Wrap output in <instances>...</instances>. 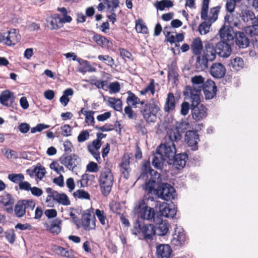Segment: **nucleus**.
<instances>
[{
    "label": "nucleus",
    "mask_w": 258,
    "mask_h": 258,
    "mask_svg": "<svg viewBox=\"0 0 258 258\" xmlns=\"http://www.w3.org/2000/svg\"><path fill=\"white\" fill-rule=\"evenodd\" d=\"M145 177L149 178V180L145 182L143 188L147 192L144 198L146 200L154 201L157 189L155 188L156 184L160 181V174L157 171L151 169L149 163H145L142 168V173L138 179H144Z\"/></svg>",
    "instance_id": "1"
},
{
    "label": "nucleus",
    "mask_w": 258,
    "mask_h": 258,
    "mask_svg": "<svg viewBox=\"0 0 258 258\" xmlns=\"http://www.w3.org/2000/svg\"><path fill=\"white\" fill-rule=\"evenodd\" d=\"M191 91V90H187V97L184 98L191 103L192 118L196 121H200L207 116V108L203 104H200V98L197 92L195 91L196 94H193Z\"/></svg>",
    "instance_id": "2"
},
{
    "label": "nucleus",
    "mask_w": 258,
    "mask_h": 258,
    "mask_svg": "<svg viewBox=\"0 0 258 258\" xmlns=\"http://www.w3.org/2000/svg\"><path fill=\"white\" fill-rule=\"evenodd\" d=\"M145 199L140 200L134 206L133 212L137 217L136 223L138 226H142V223L147 220L152 222L154 215V210L153 208L148 207L145 202Z\"/></svg>",
    "instance_id": "3"
},
{
    "label": "nucleus",
    "mask_w": 258,
    "mask_h": 258,
    "mask_svg": "<svg viewBox=\"0 0 258 258\" xmlns=\"http://www.w3.org/2000/svg\"><path fill=\"white\" fill-rule=\"evenodd\" d=\"M140 112L147 123L155 122L157 119V114L160 110V107L152 100L145 102L142 101L140 103Z\"/></svg>",
    "instance_id": "4"
},
{
    "label": "nucleus",
    "mask_w": 258,
    "mask_h": 258,
    "mask_svg": "<svg viewBox=\"0 0 258 258\" xmlns=\"http://www.w3.org/2000/svg\"><path fill=\"white\" fill-rule=\"evenodd\" d=\"M98 181L102 194L104 196H108L114 182V176L111 169L108 167H104L101 171Z\"/></svg>",
    "instance_id": "5"
},
{
    "label": "nucleus",
    "mask_w": 258,
    "mask_h": 258,
    "mask_svg": "<svg viewBox=\"0 0 258 258\" xmlns=\"http://www.w3.org/2000/svg\"><path fill=\"white\" fill-rule=\"evenodd\" d=\"M46 192L48 194L45 202L48 207H53V204L52 201H55L59 204L63 206H69L71 204L68 197L64 193H58L57 191L53 190L50 187L45 189Z\"/></svg>",
    "instance_id": "6"
},
{
    "label": "nucleus",
    "mask_w": 258,
    "mask_h": 258,
    "mask_svg": "<svg viewBox=\"0 0 258 258\" xmlns=\"http://www.w3.org/2000/svg\"><path fill=\"white\" fill-rule=\"evenodd\" d=\"M175 191V189L171 185L162 183L158 186L154 198L169 201L174 198Z\"/></svg>",
    "instance_id": "7"
},
{
    "label": "nucleus",
    "mask_w": 258,
    "mask_h": 258,
    "mask_svg": "<svg viewBox=\"0 0 258 258\" xmlns=\"http://www.w3.org/2000/svg\"><path fill=\"white\" fill-rule=\"evenodd\" d=\"M169 141L165 144H161L157 148V151L160 152L165 158L169 160L168 162L173 159L176 154L175 143L178 141H174L170 140L168 138Z\"/></svg>",
    "instance_id": "8"
},
{
    "label": "nucleus",
    "mask_w": 258,
    "mask_h": 258,
    "mask_svg": "<svg viewBox=\"0 0 258 258\" xmlns=\"http://www.w3.org/2000/svg\"><path fill=\"white\" fill-rule=\"evenodd\" d=\"M189 123L186 121L177 122L175 127L171 128L167 132V137L174 141H179L181 139L180 133H184L189 126Z\"/></svg>",
    "instance_id": "9"
},
{
    "label": "nucleus",
    "mask_w": 258,
    "mask_h": 258,
    "mask_svg": "<svg viewBox=\"0 0 258 258\" xmlns=\"http://www.w3.org/2000/svg\"><path fill=\"white\" fill-rule=\"evenodd\" d=\"M35 207V203L32 200H19L16 204L14 211L17 217H22L25 215L27 209L33 210Z\"/></svg>",
    "instance_id": "10"
},
{
    "label": "nucleus",
    "mask_w": 258,
    "mask_h": 258,
    "mask_svg": "<svg viewBox=\"0 0 258 258\" xmlns=\"http://www.w3.org/2000/svg\"><path fill=\"white\" fill-rule=\"evenodd\" d=\"M191 81L192 86H187L185 88L183 92L184 97H187L186 91L188 89L191 90L193 94H196L194 92L196 91L197 95L200 97L201 91L205 85V78L201 76H195L191 78Z\"/></svg>",
    "instance_id": "11"
},
{
    "label": "nucleus",
    "mask_w": 258,
    "mask_h": 258,
    "mask_svg": "<svg viewBox=\"0 0 258 258\" xmlns=\"http://www.w3.org/2000/svg\"><path fill=\"white\" fill-rule=\"evenodd\" d=\"M60 163L68 169L73 170L81 162L80 158L75 154H63L59 159Z\"/></svg>",
    "instance_id": "12"
},
{
    "label": "nucleus",
    "mask_w": 258,
    "mask_h": 258,
    "mask_svg": "<svg viewBox=\"0 0 258 258\" xmlns=\"http://www.w3.org/2000/svg\"><path fill=\"white\" fill-rule=\"evenodd\" d=\"M133 233L138 236L139 239H150L155 235L154 228L150 227H134Z\"/></svg>",
    "instance_id": "13"
},
{
    "label": "nucleus",
    "mask_w": 258,
    "mask_h": 258,
    "mask_svg": "<svg viewBox=\"0 0 258 258\" xmlns=\"http://www.w3.org/2000/svg\"><path fill=\"white\" fill-rule=\"evenodd\" d=\"M5 35V44L8 46L14 45L21 39V35L19 31L16 29H11L7 32L4 33Z\"/></svg>",
    "instance_id": "14"
},
{
    "label": "nucleus",
    "mask_w": 258,
    "mask_h": 258,
    "mask_svg": "<svg viewBox=\"0 0 258 258\" xmlns=\"http://www.w3.org/2000/svg\"><path fill=\"white\" fill-rule=\"evenodd\" d=\"M245 31H238L235 33L234 39L236 46L239 48L244 49L247 48L249 44V39Z\"/></svg>",
    "instance_id": "15"
},
{
    "label": "nucleus",
    "mask_w": 258,
    "mask_h": 258,
    "mask_svg": "<svg viewBox=\"0 0 258 258\" xmlns=\"http://www.w3.org/2000/svg\"><path fill=\"white\" fill-rule=\"evenodd\" d=\"M82 226H96V218L94 209L90 208L83 211L82 215Z\"/></svg>",
    "instance_id": "16"
},
{
    "label": "nucleus",
    "mask_w": 258,
    "mask_h": 258,
    "mask_svg": "<svg viewBox=\"0 0 258 258\" xmlns=\"http://www.w3.org/2000/svg\"><path fill=\"white\" fill-rule=\"evenodd\" d=\"M172 236V243L175 246H180L185 241L186 236L182 227H175Z\"/></svg>",
    "instance_id": "17"
},
{
    "label": "nucleus",
    "mask_w": 258,
    "mask_h": 258,
    "mask_svg": "<svg viewBox=\"0 0 258 258\" xmlns=\"http://www.w3.org/2000/svg\"><path fill=\"white\" fill-rule=\"evenodd\" d=\"M185 141L187 144L192 150L198 149V144L200 141L199 136L197 133L194 131H188L185 134Z\"/></svg>",
    "instance_id": "18"
},
{
    "label": "nucleus",
    "mask_w": 258,
    "mask_h": 258,
    "mask_svg": "<svg viewBox=\"0 0 258 258\" xmlns=\"http://www.w3.org/2000/svg\"><path fill=\"white\" fill-rule=\"evenodd\" d=\"M15 202L14 198L10 194L5 192L0 196V203L5 207V210L8 213L13 212Z\"/></svg>",
    "instance_id": "19"
},
{
    "label": "nucleus",
    "mask_w": 258,
    "mask_h": 258,
    "mask_svg": "<svg viewBox=\"0 0 258 258\" xmlns=\"http://www.w3.org/2000/svg\"><path fill=\"white\" fill-rule=\"evenodd\" d=\"M15 99L14 93L9 90L4 91L0 95V103L7 107L14 108Z\"/></svg>",
    "instance_id": "20"
},
{
    "label": "nucleus",
    "mask_w": 258,
    "mask_h": 258,
    "mask_svg": "<svg viewBox=\"0 0 258 258\" xmlns=\"http://www.w3.org/2000/svg\"><path fill=\"white\" fill-rule=\"evenodd\" d=\"M216 51L218 54L223 57H228L231 53L230 44L228 42L221 40L216 44Z\"/></svg>",
    "instance_id": "21"
},
{
    "label": "nucleus",
    "mask_w": 258,
    "mask_h": 258,
    "mask_svg": "<svg viewBox=\"0 0 258 258\" xmlns=\"http://www.w3.org/2000/svg\"><path fill=\"white\" fill-rule=\"evenodd\" d=\"M206 99H211L216 95L217 87L215 83L211 80L207 81L202 88Z\"/></svg>",
    "instance_id": "22"
},
{
    "label": "nucleus",
    "mask_w": 258,
    "mask_h": 258,
    "mask_svg": "<svg viewBox=\"0 0 258 258\" xmlns=\"http://www.w3.org/2000/svg\"><path fill=\"white\" fill-rule=\"evenodd\" d=\"M218 54L214 45L210 42H206L203 49V54L204 57H206L210 61L214 60Z\"/></svg>",
    "instance_id": "23"
},
{
    "label": "nucleus",
    "mask_w": 258,
    "mask_h": 258,
    "mask_svg": "<svg viewBox=\"0 0 258 258\" xmlns=\"http://www.w3.org/2000/svg\"><path fill=\"white\" fill-rule=\"evenodd\" d=\"M225 73L226 69L221 63H214L211 67L210 74L214 78H222L224 76Z\"/></svg>",
    "instance_id": "24"
},
{
    "label": "nucleus",
    "mask_w": 258,
    "mask_h": 258,
    "mask_svg": "<svg viewBox=\"0 0 258 258\" xmlns=\"http://www.w3.org/2000/svg\"><path fill=\"white\" fill-rule=\"evenodd\" d=\"M187 156L185 153L175 155L173 159L169 161V164H173L178 169L182 168L185 165Z\"/></svg>",
    "instance_id": "25"
},
{
    "label": "nucleus",
    "mask_w": 258,
    "mask_h": 258,
    "mask_svg": "<svg viewBox=\"0 0 258 258\" xmlns=\"http://www.w3.org/2000/svg\"><path fill=\"white\" fill-rule=\"evenodd\" d=\"M171 253L172 249L168 244H161L156 247L158 258H169Z\"/></svg>",
    "instance_id": "26"
},
{
    "label": "nucleus",
    "mask_w": 258,
    "mask_h": 258,
    "mask_svg": "<svg viewBox=\"0 0 258 258\" xmlns=\"http://www.w3.org/2000/svg\"><path fill=\"white\" fill-rule=\"evenodd\" d=\"M130 154L128 153L124 154L122 158L120 164L121 173L123 175L124 178L126 179L128 178L130 172L131 171V168L130 167Z\"/></svg>",
    "instance_id": "27"
},
{
    "label": "nucleus",
    "mask_w": 258,
    "mask_h": 258,
    "mask_svg": "<svg viewBox=\"0 0 258 258\" xmlns=\"http://www.w3.org/2000/svg\"><path fill=\"white\" fill-rule=\"evenodd\" d=\"M159 209L161 215L167 218H173L176 213V210L174 206L172 208L166 203H163L162 205H160Z\"/></svg>",
    "instance_id": "28"
},
{
    "label": "nucleus",
    "mask_w": 258,
    "mask_h": 258,
    "mask_svg": "<svg viewBox=\"0 0 258 258\" xmlns=\"http://www.w3.org/2000/svg\"><path fill=\"white\" fill-rule=\"evenodd\" d=\"M232 28L228 26H223L219 31V35L222 40L229 42L234 39Z\"/></svg>",
    "instance_id": "29"
},
{
    "label": "nucleus",
    "mask_w": 258,
    "mask_h": 258,
    "mask_svg": "<svg viewBox=\"0 0 258 258\" xmlns=\"http://www.w3.org/2000/svg\"><path fill=\"white\" fill-rule=\"evenodd\" d=\"M165 158L160 152H158L157 150L156 152L153 155L152 165L154 167L158 169L161 170L163 166L164 161Z\"/></svg>",
    "instance_id": "30"
},
{
    "label": "nucleus",
    "mask_w": 258,
    "mask_h": 258,
    "mask_svg": "<svg viewBox=\"0 0 258 258\" xmlns=\"http://www.w3.org/2000/svg\"><path fill=\"white\" fill-rule=\"evenodd\" d=\"M96 44L102 48H109L112 43L106 37L98 34H95L92 38Z\"/></svg>",
    "instance_id": "31"
},
{
    "label": "nucleus",
    "mask_w": 258,
    "mask_h": 258,
    "mask_svg": "<svg viewBox=\"0 0 258 258\" xmlns=\"http://www.w3.org/2000/svg\"><path fill=\"white\" fill-rule=\"evenodd\" d=\"M191 50L195 55H200L204 49L202 41L200 37L193 39L190 45Z\"/></svg>",
    "instance_id": "32"
},
{
    "label": "nucleus",
    "mask_w": 258,
    "mask_h": 258,
    "mask_svg": "<svg viewBox=\"0 0 258 258\" xmlns=\"http://www.w3.org/2000/svg\"><path fill=\"white\" fill-rule=\"evenodd\" d=\"M240 17L243 21L249 24H255V17L253 12L249 10H245L241 11Z\"/></svg>",
    "instance_id": "33"
},
{
    "label": "nucleus",
    "mask_w": 258,
    "mask_h": 258,
    "mask_svg": "<svg viewBox=\"0 0 258 258\" xmlns=\"http://www.w3.org/2000/svg\"><path fill=\"white\" fill-rule=\"evenodd\" d=\"M175 107V98L172 93H169L166 99L164 109L165 112H169L174 110Z\"/></svg>",
    "instance_id": "34"
},
{
    "label": "nucleus",
    "mask_w": 258,
    "mask_h": 258,
    "mask_svg": "<svg viewBox=\"0 0 258 258\" xmlns=\"http://www.w3.org/2000/svg\"><path fill=\"white\" fill-rule=\"evenodd\" d=\"M197 58L196 67L199 71L205 70L208 68V63L210 61L207 58L204 57L203 55H198Z\"/></svg>",
    "instance_id": "35"
},
{
    "label": "nucleus",
    "mask_w": 258,
    "mask_h": 258,
    "mask_svg": "<svg viewBox=\"0 0 258 258\" xmlns=\"http://www.w3.org/2000/svg\"><path fill=\"white\" fill-rule=\"evenodd\" d=\"M47 21L50 24L51 29L52 30H56L62 27L60 17L58 14H55L53 16L48 18Z\"/></svg>",
    "instance_id": "36"
},
{
    "label": "nucleus",
    "mask_w": 258,
    "mask_h": 258,
    "mask_svg": "<svg viewBox=\"0 0 258 258\" xmlns=\"http://www.w3.org/2000/svg\"><path fill=\"white\" fill-rule=\"evenodd\" d=\"M244 61L243 59L240 57H235L231 59L229 66L235 71H239L244 67Z\"/></svg>",
    "instance_id": "37"
},
{
    "label": "nucleus",
    "mask_w": 258,
    "mask_h": 258,
    "mask_svg": "<svg viewBox=\"0 0 258 258\" xmlns=\"http://www.w3.org/2000/svg\"><path fill=\"white\" fill-rule=\"evenodd\" d=\"M109 105L117 111H122V102L119 99L114 97H109L108 99Z\"/></svg>",
    "instance_id": "38"
},
{
    "label": "nucleus",
    "mask_w": 258,
    "mask_h": 258,
    "mask_svg": "<svg viewBox=\"0 0 258 258\" xmlns=\"http://www.w3.org/2000/svg\"><path fill=\"white\" fill-rule=\"evenodd\" d=\"M73 94L74 91L72 88H68L65 90L63 92L62 96L59 99L60 103L64 106H66L70 101V99L68 97L73 96Z\"/></svg>",
    "instance_id": "39"
},
{
    "label": "nucleus",
    "mask_w": 258,
    "mask_h": 258,
    "mask_svg": "<svg viewBox=\"0 0 258 258\" xmlns=\"http://www.w3.org/2000/svg\"><path fill=\"white\" fill-rule=\"evenodd\" d=\"M173 6V3L170 0H162L157 1L154 4V6L158 10L163 11L166 8H171Z\"/></svg>",
    "instance_id": "40"
},
{
    "label": "nucleus",
    "mask_w": 258,
    "mask_h": 258,
    "mask_svg": "<svg viewBox=\"0 0 258 258\" xmlns=\"http://www.w3.org/2000/svg\"><path fill=\"white\" fill-rule=\"evenodd\" d=\"M128 95L126 102L128 103V105H131L133 107H136L137 104H140V99L137 97L134 93L129 91L127 92Z\"/></svg>",
    "instance_id": "41"
},
{
    "label": "nucleus",
    "mask_w": 258,
    "mask_h": 258,
    "mask_svg": "<svg viewBox=\"0 0 258 258\" xmlns=\"http://www.w3.org/2000/svg\"><path fill=\"white\" fill-rule=\"evenodd\" d=\"M251 24V26L245 27L244 30L248 37L258 35V24Z\"/></svg>",
    "instance_id": "42"
},
{
    "label": "nucleus",
    "mask_w": 258,
    "mask_h": 258,
    "mask_svg": "<svg viewBox=\"0 0 258 258\" xmlns=\"http://www.w3.org/2000/svg\"><path fill=\"white\" fill-rule=\"evenodd\" d=\"M219 12L218 7H214L211 9L209 15H208L207 18L205 20H208L210 23L214 22L218 18Z\"/></svg>",
    "instance_id": "43"
},
{
    "label": "nucleus",
    "mask_w": 258,
    "mask_h": 258,
    "mask_svg": "<svg viewBox=\"0 0 258 258\" xmlns=\"http://www.w3.org/2000/svg\"><path fill=\"white\" fill-rule=\"evenodd\" d=\"M31 171L33 173H35L37 177L41 179L45 174V169L44 167L40 166L39 167H36L33 170L27 169L26 172L28 173Z\"/></svg>",
    "instance_id": "44"
},
{
    "label": "nucleus",
    "mask_w": 258,
    "mask_h": 258,
    "mask_svg": "<svg viewBox=\"0 0 258 258\" xmlns=\"http://www.w3.org/2000/svg\"><path fill=\"white\" fill-rule=\"evenodd\" d=\"M8 179L12 182L19 184L24 179V176L22 173H12L9 174Z\"/></svg>",
    "instance_id": "45"
},
{
    "label": "nucleus",
    "mask_w": 258,
    "mask_h": 258,
    "mask_svg": "<svg viewBox=\"0 0 258 258\" xmlns=\"http://www.w3.org/2000/svg\"><path fill=\"white\" fill-rule=\"evenodd\" d=\"M135 28L138 33H141L143 34L148 33V28L141 20H139L136 21Z\"/></svg>",
    "instance_id": "46"
},
{
    "label": "nucleus",
    "mask_w": 258,
    "mask_h": 258,
    "mask_svg": "<svg viewBox=\"0 0 258 258\" xmlns=\"http://www.w3.org/2000/svg\"><path fill=\"white\" fill-rule=\"evenodd\" d=\"M210 0H203L202 3L201 17L202 20H206L208 17L209 4Z\"/></svg>",
    "instance_id": "47"
},
{
    "label": "nucleus",
    "mask_w": 258,
    "mask_h": 258,
    "mask_svg": "<svg viewBox=\"0 0 258 258\" xmlns=\"http://www.w3.org/2000/svg\"><path fill=\"white\" fill-rule=\"evenodd\" d=\"M73 195L75 198L80 199L89 200L90 198L89 194L82 189L77 190L74 192Z\"/></svg>",
    "instance_id": "48"
},
{
    "label": "nucleus",
    "mask_w": 258,
    "mask_h": 258,
    "mask_svg": "<svg viewBox=\"0 0 258 258\" xmlns=\"http://www.w3.org/2000/svg\"><path fill=\"white\" fill-rule=\"evenodd\" d=\"M155 81L154 79L150 80L149 84L143 90L140 91V94L145 95L148 92H150L152 95L155 93Z\"/></svg>",
    "instance_id": "49"
},
{
    "label": "nucleus",
    "mask_w": 258,
    "mask_h": 258,
    "mask_svg": "<svg viewBox=\"0 0 258 258\" xmlns=\"http://www.w3.org/2000/svg\"><path fill=\"white\" fill-rule=\"evenodd\" d=\"M94 215L96 216L102 225H105L106 221V215L104 211L100 210L99 209H96L95 210Z\"/></svg>",
    "instance_id": "50"
},
{
    "label": "nucleus",
    "mask_w": 258,
    "mask_h": 258,
    "mask_svg": "<svg viewBox=\"0 0 258 258\" xmlns=\"http://www.w3.org/2000/svg\"><path fill=\"white\" fill-rule=\"evenodd\" d=\"M211 24H208L206 22H203L201 24L198 28V31L200 34L205 35L209 32Z\"/></svg>",
    "instance_id": "51"
},
{
    "label": "nucleus",
    "mask_w": 258,
    "mask_h": 258,
    "mask_svg": "<svg viewBox=\"0 0 258 258\" xmlns=\"http://www.w3.org/2000/svg\"><path fill=\"white\" fill-rule=\"evenodd\" d=\"M163 216L162 215L160 212L156 216L154 214V217L152 218V222L153 221L155 224L159 226L161 224H163V226H167V223L162 219Z\"/></svg>",
    "instance_id": "52"
},
{
    "label": "nucleus",
    "mask_w": 258,
    "mask_h": 258,
    "mask_svg": "<svg viewBox=\"0 0 258 258\" xmlns=\"http://www.w3.org/2000/svg\"><path fill=\"white\" fill-rule=\"evenodd\" d=\"M170 27H166L164 29V34L166 37V39L167 41L170 42L171 44L172 43H175V46H178L177 43H176V38H175V35H174L173 34H171L170 32H167V34H166V29H169Z\"/></svg>",
    "instance_id": "53"
},
{
    "label": "nucleus",
    "mask_w": 258,
    "mask_h": 258,
    "mask_svg": "<svg viewBox=\"0 0 258 258\" xmlns=\"http://www.w3.org/2000/svg\"><path fill=\"white\" fill-rule=\"evenodd\" d=\"M150 228H154L155 235L158 236H164L169 231L168 227H150Z\"/></svg>",
    "instance_id": "54"
},
{
    "label": "nucleus",
    "mask_w": 258,
    "mask_h": 258,
    "mask_svg": "<svg viewBox=\"0 0 258 258\" xmlns=\"http://www.w3.org/2000/svg\"><path fill=\"white\" fill-rule=\"evenodd\" d=\"M98 58L101 61L105 62L107 65L110 67H112L114 63L113 59L108 55H99Z\"/></svg>",
    "instance_id": "55"
},
{
    "label": "nucleus",
    "mask_w": 258,
    "mask_h": 258,
    "mask_svg": "<svg viewBox=\"0 0 258 258\" xmlns=\"http://www.w3.org/2000/svg\"><path fill=\"white\" fill-rule=\"evenodd\" d=\"M94 111H88V113L85 115V122L88 124L94 125L95 123V119L93 116L95 113Z\"/></svg>",
    "instance_id": "56"
},
{
    "label": "nucleus",
    "mask_w": 258,
    "mask_h": 258,
    "mask_svg": "<svg viewBox=\"0 0 258 258\" xmlns=\"http://www.w3.org/2000/svg\"><path fill=\"white\" fill-rule=\"evenodd\" d=\"M5 236L10 243H14L16 239V235L14 229H11L6 231Z\"/></svg>",
    "instance_id": "57"
},
{
    "label": "nucleus",
    "mask_w": 258,
    "mask_h": 258,
    "mask_svg": "<svg viewBox=\"0 0 258 258\" xmlns=\"http://www.w3.org/2000/svg\"><path fill=\"white\" fill-rule=\"evenodd\" d=\"M135 127L138 132H140L143 135H145L147 133L145 122L143 120H141L138 122L136 123Z\"/></svg>",
    "instance_id": "58"
},
{
    "label": "nucleus",
    "mask_w": 258,
    "mask_h": 258,
    "mask_svg": "<svg viewBox=\"0 0 258 258\" xmlns=\"http://www.w3.org/2000/svg\"><path fill=\"white\" fill-rule=\"evenodd\" d=\"M102 145L101 142L96 139L93 140L91 145H89L87 147L88 151L99 150Z\"/></svg>",
    "instance_id": "59"
},
{
    "label": "nucleus",
    "mask_w": 258,
    "mask_h": 258,
    "mask_svg": "<svg viewBox=\"0 0 258 258\" xmlns=\"http://www.w3.org/2000/svg\"><path fill=\"white\" fill-rule=\"evenodd\" d=\"M89 136L90 134L88 131H82L78 136V141L80 143L84 142L89 139Z\"/></svg>",
    "instance_id": "60"
},
{
    "label": "nucleus",
    "mask_w": 258,
    "mask_h": 258,
    "mask_svg": "<svg viewBox=\"0 0 258 258\" xmlns=\"http://www.w3.org/2000/svg\"><path fill=\"white\" fill-rule=\"evenodd\" d=\"M109 91L112 93H117L120 90V86L119 82H114L111 83L109 86Z\"/></svg>",
    "instance_id": "61"
},
{
    "label": "nucleus",
    "mask_w": 258,
    "mask_h": 258,
    "mask_svg": "<svg viewBox=\"0 0 258 258\" xmlns=\"http://www.w3.org/2000/svg\"><path fill=\"white\" fill-rule=\"evenodd\" d=\"M236 3L237 2L234 0H227L225 5L227 11L230 13L233 12L235 8Z\"/></svg>",
    "instance_id": "62"
},
{
    "label": "nucleus",
    "mask_w": 258,
    "mask_h": 258,
    "mask_svg": "<svg viewBox=\"0 0 258 258\" xmlns=\"http://www.w3.org/2000/svg\"><path fill=\"white\" fill-rule=\"evenodd\" d=\"M61 134L64 137H69L71 135L72 128L69 124H64L61 127Z\"/></svg>",
    "instance_id": "63"
},
{
    "label": "nucleus",
    "mask_w": 258,
    "mask_h": 258,
    "mask_svg": "<svg viewBox=\"0 0 258 258\" xmlns=\"http://www.w3.org/2000/svg\"><path fill=\"white\" fill-rule=\"evenodd\" d=\"M49 127V125H46L43 123H39L36 126L31 128V133L32 134H34L37 132H40L42 130L48 128Z\"/></svg>",
    "instance_id": "64"
}]
</instances>
